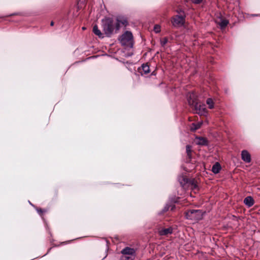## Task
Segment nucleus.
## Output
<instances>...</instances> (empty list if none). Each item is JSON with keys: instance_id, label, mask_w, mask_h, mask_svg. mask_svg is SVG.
Returning <instances> with one entry per match:
<instances>
[{"instance_id": "obj_24", "label": "nucleus", "mask_w": 260, "mask_h": 260, "mask_svg": "<svg viewBox=\"0 0 260 260\" xmlns=\"http://www.w3.org/2000/svg\"><path fill=\"white\" fill-rule=\"evenodd\" d=\"M182 180H183V182H181V184H182L183 183H185L187 182V179L185 178H183Z\"/></svg>"}, {"instance_id": "obj_21", "label": "nucleus", "mask_w": 260, "mask_h": 260, "mask_svg": "<svg viewBox=\"0 0 260 260\" xmlns=\"http://www.w3.org/2000/svg\"><path fill=\"white\" fill-rule=\"evenodd\" d=\"M168 42V39L164 38L161 40V44L162 46H164Z\"/></svg>"}, {"instance_id": "obj_13", "label": "nucleus", "mask_w": 260, "mask_h": 260, "mask_svg": "<svg viewBox=\"0 0 260 260\" xmlns=\"http://www.w3.org/2000/svg\"><path fill=\"white\" fill-rule=\"evenodd\" d=\"M93 32L100 38H103L104 37L103 34L101 32L100 30L99 29L97 25H94L93 27Z\"/></svg>"}, {"instance_id": "obj_7", "label": "nucleus", "mask_w": 260, "mask_h": 260, "mask_svg": "<svg viewBox=\"0 0 260 260\" xmlns=\"http://www.w3.org/2000/svg\"><path fill=\"white\" fill-rule=\"evenodd\" d=\"M188 104L191 106H192L195 104V103H197L198 102L197 101V95L195 93L191 92L189 93L188 99Z\"/></svg>"}, {"instance_id": "obj_28", "label": "nucleus", "mask_w": 260, "mask_h": 260, "mask_svg": "<svg viewBox=\"0 0 260 260\" xmlns=\"http://www.w3.org/2000/svg\"><path fill=\"white\" fill-rule=\"evenodd\" d=\"M38 212L40 213V212H42V210H38Z\"/></svg>"}, {"instance_id": "obj_12", "label": "nucleus", "mask_w": 260, "mask_h": 260, "mask_svg": "<svg viewBox=\"0 0 260 260\" xmlns=\"http://www.w3.org/2000/svg\"><path fill=\"white\" fill-rule=\"evenodd\" d=\"M172 233V229L171 228L165 229L159 231L160 235H168Z\"/></svg>"}, {"instance_id": "obj_6", "label": "nucleus", "mask_w": 260, "mask_h": 260, "mask_svg": "<svg viewBox=\"0 0 260 260\" xmlns=\"http://www.w3.org/2000/svg\"><path fill=\"white\" fill-rule=\"evenodd\" d=\"M215 22L220 26L221 28H224L229 23V21L223 18L220 14L216 18Z\"/></svg>"}, {"instance_id": "obj_22", "label": "nucleus", "mask_w": 260, "mask_h": 260, "mask_svg": "<svg viewBox=\"0 0 260 260\" xmlns=\"http://www.w3.org/2000/svg\"><path fill=\"white\" fill-rule=\"evenodd\" d=\"M193 3L195 4H198L202 2L203 0H191Z\"/></svg>"}, {"instance_id": "obj_20", "label": "nucleus", "mask_w": 260, "mask_h": 260, "mask_svg": "<svg viewBox=\"0 0 260 260\" xmlns=\"http://www.w3.org/2000/svg\"><path fill=\"white\" fill-rule=\"evenodd\" d=\"M153 30L156 33H158V32H160V26L159 25H157V24L155 25L154 27Z\"/></svg>"}, {"instance_id": "obj_23", "label": "nucleus", "mask_w": 260, "mask_h": 260, "mask_svg": "<svg viewBox=\"0 0 260 260\" xmlns=\"http://www.w3.org/2000/svg\"><path fill=\"white\" fill-rule=\"evenodd\" d=\"M191 188L193 189H195L197 188V185L194 183H192L191 185Z\"/></svg>"}, {"instance_id": "obj_19", "label": "nucleus", "mask_w": 260, "mask_h": 260, "mask_svg": "<svg viewBox=\"0 0 260 260\" xmlns=\"http://www.w3.org/2000/svg\"><path fill=\"white\" fill-rule=\"evenodd\" d=\"M186 150L187 156L189 157V158H190L191 147L189 145H187L186 146Z\"/></svg>"}, {"instance_id": "obj_3", "label": "nucleus", "mask_w": 260, "mask_h": 260, "mask_svg": "<svg viewBox=\"0 0 260 260\" xmlns=\"http://www.w3.org/2000/svg\"><path fill=\"white\" fill-rule=\"evenodd\" d=\"M186 218L193 220H198L202 219L203 213L201 210H191L186 212Z\"/></svg>"}, {"instance_id": "obj_8", "label": "nucleus", "mask_w": 260, "mask_h": 260, "mask_svg": "<svg viewBox=\"0 0 260 260\" xmlns=\"http://www.w3.org/2000/svg\"><path fill=\"white\" fill-rule=\"evenodd\" d=\"M196 144L200 145H205L208 144L207 140L203 137H197L194 140Z\"/></svg>"}, {"instance_id": "obj_26", "label": "nucleus", "mask_w": 260, "mask_h": 260, "mask_svg": "<svg viewBox=\"0 0 260 260\" xmlns=\"http://www.w3.org/2000/svg\"><path fill=\"white\" fill-rule=\"evenodd\" d=\"M85 0H80L78 5H79L80 3H83L84 2Z\"/></svg>"}, {"instance_id": "obj_29", "label": "nucleus", "mask_w": 260, "mask_h": 260, "mask_svg": "<svg viewBox=\"0 0 260 260\" xmlns=\"http://www.w3.org/2000/svg\"><path fill=\"white\" fill-rule=\"evenodd\" d=\"M82 29H85V27H83L82 28Z\"/></svg>"}, {"instance_id": "obj_27", "label": "nucleus", "mask_w": 260, "mask_h": 260, "mask_svg": "<svg viewBox=\"0 0 260 260\" xmlns=\"http://www.w3.org/2000/svg\"><path fill=\"white\" fill-rule=\"evenodd\" d=\"M50 25H51V26H53V25H54V22H53V21H52V22H51V23H50Z\"/></svg>"}, {"instance_id": "obj_11", "label": "nucleus", "mask_w": 260, "mask_h": 260, "mask_svg": "<svg viewBox=\"0 0 260 260\" xmlns=\"http://www.w3.org/2000/svg\"><path fill=\"white\" fill-rule=\"evenodd\" d=\"M254 204V200L253 199L250 197L248 196L245 198V204L248 206V207L252 206Z\"/></svg>"}, {"instance_id": "obj_2", "label": "nucleus", "mask_w": 260, "mask_h": 260, "mask_svg": "<svg viewBox=\"0 0 260 260\" xmlns=\"http://www.w3.org/2000/svg\"><path fill=\"white\" fill-rule=\"evenodd\" d=\"M119 40L122 45L132 47L133 43L132 33L131 31H126L119 37Z\"/></svg>"}, {"instance_id": "obj_16", "label": "nucleus", "mask_w": 260, "mask_h": 260, "mask_svg": "<svg viewBox=\"0 0 260 260\" xmlns=\"http://www.w3.org/2000/svg\"><path fill=\"white\" fill-rule=\"evenodd\" d=\"M135 255H123L121 260H134Z\"/></svg>"}, {"instance_id": "obj_17", "label": "nucleus", "mask_w": 260, "mask_h": 260, "mask_svg": "<svg viewBox=\"0 0 260 260\" xmlns=\"http://www.w3.org/2000/svg\"><path fill=\"white\" fill-rule=\"evenodd\" d=\"M202 124V122H199L197 124L193 123L190 127L192 131H195L198 128H199L201 125Z\"/></svg>"}, {"instance_id": "obj_14", "label": "nucleus", "mask_w": 260, "mask_h": 260, "mask_svg": "<svg viewBox=\"0 0 260 260\" xmlns=\"http://www.w3.org/2000/svg\"><path fill=\"white\" fill-rule=\"evenodd\" d=\"M220 169L221 167L220 165L217 162L213 166L212 171L214 173L217 174L219 173Z\"/></svg>"}, {"instance_id": "obj_18", "label": "nucleus", "mask_w": 260, "mask_h": 260, "mask_svg": "<svg viewBox=\"0 0 260 260\" xmlns=\"http://www.w3.org/2000/svg\"><path fill=\"white\" fill-rule=\"evenodd\" d=\"M251 161V156L250 154L245 150V162H249Z\"/></svg>"}, {"instance_id": "obj_4", "label": "nucleus", "mask_w": 260, "mask_h": 260, "mask_svg": "<svg viewBox=\"0 0 260 260\" xmlns=\"http://www.w3.org/2000/svg\"><path fill=\"white\" fill-rule=\"evenodd\" d=\"M192 107L194 109L197 113L201 115H206L207 114V110L203 104L197 102Z\"/></svg>"}, {"instance_id": "obj_5", "label": "nucleus", "mask_w": 260, "mask_h": 260, "mask_svg": "<svg viewBox=\"0 0 260 260\" xmlns=\"http://www.w3.org/2000/svg\"><path fill=\"white\" fill-rule=\"evenodd\" d=\"M184 17L183 15L176 16L173 18L172 23L174 26H180L184 23Z\"/></svg>"}, {"instance_id": "obj_10", "label": "nucleus", "mask_w": 260, "mask_h": 260, "mask_svg": "<svg viewBox=\"0 0 260 260\" xmlns=\"http://www.w3.org/2000/svg\"><path fill=\"white\" fill-rule=\"evenodd\" d=\"M139 71L142 75L146 74L149 72V67L147 64H143L139 69Z\"/></svg>"}, {"instance_id": "obj_15", "label": "nucleus", "mask_w": 260, "mask_h": 260, "mask_svg": "<svg viewBox=\"0 0 260 260\" xmlns=\"http://www.w3.org/2000/svg\"><path fill=\"white\" fill-rule=\"evenodd\" d=\"M206 104L208 106V108L210 109L214 108V103L213 100L211 98H208L206 101Z\"/></svg>"}, {"instance_id": "obj_1", "label": "nucleus", "mask_w": 260, "mask_h": 260, "mask_svg": "<svg viewBox=\"0 0 260 260\" xmlns=\"http://www.w3.org/2000/svg\"><path fill=\"white\" fill-rule=\"evenodd\" d=\"M122 24H123L122 21L119 20H114L110 18H106L102 21L103 30L108 37L111 36L115 30H118Z\"/></svg>"}, {"instance_id": "obj_9", "label": "nucleus", "mask_w": 260, "mask_h": 260, "mask_svg": "<svg viewBox=\"0 0 260 260\" xmlns=\"http://www.w3.org/2000/svg\"><path fill=\"white\" fill-rule=\"evenodd\" d=\"M123 255H135V250L133 248L126 247L121 251Z\"/></svg>"}, {"instance_id": "obj_25", "label": "nucleus", "mask_w": 260, "mask_h": 260, "mask_svg": "<svg viewBox=\"0 0 260 260\" xmlns=\"http://www.w3.org/2000/svg\"><path fill=\"white\" fill-rule=\"evenodd\" d=\"M241 157L242 159H244V150L241 151Z\"/></svg>"}]
</instances>
